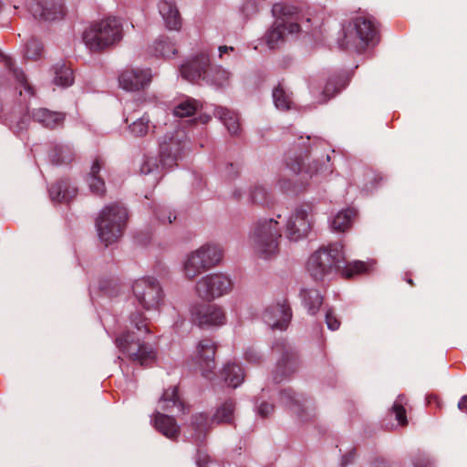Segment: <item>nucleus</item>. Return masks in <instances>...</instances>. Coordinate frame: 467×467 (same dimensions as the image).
<instances>
[{
	"instance_id": "3",
	"label": "nucleus",
	"mask_w": 467,
	"mask_h": 467,
	"mask_svg": "<svg viewBox=\"0 0 467 467\" xmlns=\"http://www.w3.org/2000/svg\"><path fill=\"white\" fill-rule=\"evenodd\" d=\"M281 227L273 218L260 219L251 234V244L254 253L263 259L275 256L279 251Z\"/></svg>"
},
{
	"instance_id": "32",
	"label": "nucleus",
	"mask_w": 467,
	"mask_h": 467,
	"mask_svg": "<svg viewBox=\"0 0 467 467\" xmlns=\"http://www.w3.org/2000/svg\"><path fill=\"white\" fill-rule=\"evenodd\" d=\"M154 52L156 56L170 58L176 54L177 49L168 37H161L155 42Z\"/></svg>"
},
{
	"instance_id": "15",
	"label": "nucleus",
	"mask_w": 467,
	"mask_h": 467,
	"mask_svg": "<svg viewBox=\"0 0 467 467\" xmlns=\"http://www.w3.org/2000/svg\"><path fill=\"white\" fill-rule=\"evenodd\" d=\"M210 58L207 54L201 53L181 67L182 77L191 82H197L200 79L207 81L209 73Z\"/></svg>"
},
{
	"instance_id": "19",
	"label": "nucleus",
	"mask_w": 467,
	"mask_h": 467,
	"mask_svg": "<svg viewBox=\"0 0 467 467\" xmlns=\"http://www.w3.org/2000/svg\"><path fill=\"white\" fill-rule=\"evenodd\" d=\"M4 62L5 67L13 72L16 85L15 88L16 92H18L20 102L26 103L35 96L34 87L28 82L25 73L21 69L14 67V61L11 57H5Z\"/></svg>"
},
{
	"instance_id": "12",
	"label": "nucleus",
	"mask_w": 467,
	"mask_h": 467,
	"mask_svg": "<svg viewBox=\"0 0 467 467\" xmlns=\"http://www.w3.org/2000/svg\"><path fill=\"white\" fill-rule=\"evenodd\" d=\"M217 346L211 338L201 339L192 357V360L205 378H210L215 368Z\"/></svg>"
},
{
	"instance_id": "29",
	"label": "nucleus",
	"mask_w": 467,
	"mask_h": 467,
	"mask_svg": "<svg viewBox=\"0 0 467 467\" xmlns=\"http://www.w3.org/2000/svg\"><path fill=\"white\" fill-rule=\"evenodd\" d=\"M161 409L163 410H171L177 407L179 410L183 411V403L178 396V389L176 387L169 388L164 390L160 400Z\"/></svg>"
},
{
	"instance_id": "8",
	"label": "nucleus",
	"mask_w": 467,
	"mask_h": 467,
	"mask_svg": "<svg viewBox=\"0 0 467 467\" xmlns=\"http://www.w3.org/2000/svg\"><path fill=\"white\" fill-rule=\"evenodd\" d=\"M273 15L276 17L272 28L265 36L266 44L269 48L274 49L284 41L285 33L289 34L299 32V25L293 17L296 8L281 3L275 4L272 8Z\"/></svg>"
},
{
	"instance_id": "27",
	"label": "nucleus",
	"mask_w": 467,
	"mask_h": 467,
	"mask_svg": "<svg viewBox=\"0 0 467 467\" xmlns=\"http://www.w3.org/2000/svg\"><path fill=\"white\" fill-rule=\"evenodd\" d=\"M357 212L354 209L342 210L331 221V228L335 232H345L351 226Z\"/></svg>"
},
{
	"instance_id": "23",
	"label": "nucleus",
	"mask_w": 467,
	"mask_h": 467,
	"mask_svg": "<svg viewBox=\"0 0 467 467\" xmlns=\"http://www.w3.org/2000/svg\"><path fill=\"white\" fill-rule=\"evenodd\" d=\"M104 166V161L101 158L97 157L90 168L88 176V183L90 191L97 195H103L105 192L104 180L99 175L101 168Z\"/></svg>"
},
{
	"instance_id": "55",
	"label": "nucleus",
	"mask_w": 467,
	"mask_h": 467,
	"mask_svg": "<svg viewBox=\"0 0 467 467\" xmlns=\"http://www.w3.org/2000/svg\"><path fill=\"white\" fill-rule=\"evenodd\" d=\"M458 408L460 410L467 412V395L462 397V399L458 402Z\"/></svg>"
},
{
	"instance_id": "30",
	"label": "nucleus",
	"mask_w": 467,
	"mask_h": 467,
	"mask_svg": "<svg viewBox=\"0 0 467 467\" xmlns=\"http://www.w3.org/2000/svg\"><path fill=\"white\" fill-rule=\"evenodd\" d=\"M74 81L73 70L66 64L57 65L55 67L54 83L61 87L71 86Z\"/></svg>"
},
{
	"instance_id": "36",
	"label": "nucleus",
	"mask_w": 467,
	"mask_h": 467,
	"mask_svg": "<svg viewBox=\"0 0 467 467\" xmlns=\"http://www.w3.org/2000/svg\"><path fill=\"white\" fill-rule=\"evenodd\" d=\"M130 131L136 137L145 136L150 130V119L144 115L130 125Z\"/></svg>"
},
{
	"instance_id": "56",
	"label": "nucleus",
	"mask_w": 467,
	"mask_h": 467,
	"mask_svg": "<svg viewBox=\"0 0 467 467\" xmlns=\"http://www.w3.org/2000/svg\"><path fill=\"white\" fill-rule=\"evenodd\" d=\"M234 50V47H227V46H221L219 47V56L221 58L223 57L224 54L230 56L229 52L233 51Z\"/></svg>"
},
{
	"instance_id": "45",
	"label": "nucleus",
	"mask_w": 467,
	"mask_h": 467,
	"mask_svg": "<svg viewBox=\"0 0 467 467\" xmlns=\"http://www.w3.org/2000/svg\"><path fill=\"white\" fill-rule=\"evenodd\" d=\"M59 156H57V161L59 163H69L73 160V154L68 147L61 146L57 149Z\"/></svg>"
},
{
	"instance_id": "38",
	"label": "nucleus",
	"mask_w": 467,
	"mask_h": 467,
	"mask_svg": "<svg viewBox=\"0 0 467 467\" xmlns=\"http://www.w3.org/2000/svg\"><path fill=\"white\" fill-rule=\"evenodd\" d=\"M43 50L42 43L36 38H31L26 43L25 55L28 59L36 60L41 57Z\"/></svg>"
},
{
	"instance_id": "6",
	"label": "nucleus",
	"mask_w": 467,
	"mask_h": 467,
	"mask_svg": "<svg viewBox=\"0 0 467 467\" xmlns=\"http://www.w3.org/2000/svg\"><path fill=\"white\" fill-rule=\"evenodd\" d=\"M346 260L343 246L339 244H330L314 253L307 262V270L316 280L323 279L334 269H340Z\"/></svg>"
},
{
	"instance_id": "5",
	"label": "nucleus",
	"mask_w": 467,
	"mask_h": 467,
	"mask_svg": "<svg viewBox=\"0 0 467 467\" xmlns=\"http://www.w3.org/2000/svg\"><path fill=\"white\" fill-rule=\"evenodd\" d=\"M377 40V28L373 20L368 16L354 18L344 29V37L339 46L348 50L362 52Z\"/></svg>"
},
{
	"instance_id": "51",
	"label": "nucleus",
	"mask_w": 467,
	"mask_h": 467,
	"mask_svg": "<svg viewBox=\"0 0 467 467\" xmlns=\"http://www.w3.org/2000/svg\"><path fill=\"white\" fill-rule=\"evenodd\" d=\"M267 194V192L263 187H256L254 192H252V199L254 202H264L265 200V196Z\"/></svg>"
},
{
	"instance_id": "16",
	"label": "nucleus",
	"mask_w": 467,
	"mask_h": 467,
	"mask_svg": "<svg viewBox=\"0 0 467 467\" xmlns=\"http://www.w3.org/2000/svg\"><path fill=\"white\" fill-rule=\"evenodd\" d=\"M29 10L34 17L45 21L59 19L64 16L63 5L58 0H34Z\"/></svg>"
},
{
	"instance_id": "34",
	"label": "nucleus",
	"mask_w": 467,
	"mask_h": 467,
	"mask_svg": "<svg viewBox=\"0 0 467 467\" xmlns=\"http://www.w3.org/2000/svg\"><path fill=\"white\" fill-rule=\"evenodd\" d=\"M273 99L278 109L287 110L290 109L292 103L290 96L285 93L281 85H278L274 88Z\"/></svg>"
},
{
	"instance_id": "11",
	"label": "nucleus",
	"mask_w": 467,
	"mask_h": 467,
	"mask_svg": "<svg viewBox=\"0 0 467 467\" xmlns=\"http://www.w3.org/2000/svg\"><path fill=\"white\" fill-rule=\"evenodd\" d=\"M313 225V208L304 203L295 209L289 216L286 225V236L291 241H298L306 237Z\"/></svg>"
},
{
	"instance_id": "21",
	"label": "nucleus",
	"mask_w": 467,
	"mask_h": 467,
	"mask_svg": "<svg viewBox=\"0 0 467 467\" xmlns=\"http://www.w3.org/2000/svg\"><path fill=\"white\" fill-rule=\"evenodd\" d=\"M78 190L67 180H60L49 188V196L53 202H69L77 195Z\"/></svg>"
},
{
	"instance_id": "40",
	"label": "nucleus",
	"mask_w": 467,
	"mask_h": 467,
	"mask_svg": "<svg viewBox=\"0 0 467 467\" xmlns=\"http://www.w3.org/2000/svg\"><path fill=\"white\" fill-rule=\"evenodd\" d=\"M278 186L281 191L286 193H297L304 189L303 185L299 184L297 181L292 182L286 178L285 174L278 181Z\"/></svg>"
},
{
	"instance_id": "2",
	"label": "nucleus",
	"mask_w": 467,
	"mask_h": 467,
	"mask_svg": "<svg viewBox=\"0 0 467 467\" xmlns=\"http://www.w3.org/2000/svg\"><path fill=\"white\" fill-rule=\"evenodd\" d=\"M223 257V253L220 246L205 244L185 255L182 265V275L186 279L192 281L218 265Z\"/></svg>"
},
{
	"instance_id": "47",
	"label": "nucleus",
	"mask_w": 467,
	"mask_h": 467,
	"mask_svg": "<svg viewBox=\"0 0 467 467\" xmlns=\"http://www.w3.org/2000/svg\"><path fill=\"white\" fill-rule=\"evenodd\" d=\"M156 215L162 223H171L176 219V215L165 208L159 209Z\"/></svg>"
},
{
	"instance_id": "35",
	"label": "nucleus",
	"mask_w": 467,
	"mask_h": 467,
	"mask_svg": "<svg viewBox=\"0 0 467 467\" xmlns=\"http://www.w3.org/2000/svg\"><path fill=\"white\" fill-rule=\"evenodd\" d=\"M198 108L199 103L195 99H187L177 105L173 113L180 118L190 117L197 111Z\"/></svg>"
},
{
	"instance_id": "22",
	"label": "nucleus",
	"mask_w": 467,
	"mask_h": 467,
	"mask_svg": "<svg viewBox=\"0 0 467 467\" xmlns=\"http://www.w3.org/2000/svg\"><path fill=\"white\" fill-rule=\"evenodd\" d=\"M154 426L161 434L171 440H176L180 433V428L175 419L161 412L154 415Z\"/></svg>"
},
{
	"instance_id": "48",
	"label": "nucleus",
	"mask_w": 467,
	"mask_h": 467,
	"mask_svg": "<svg viewBox=\"0 0 467 467\" xmlns=\"http://www.w3.org/2000/svg\"><path fill=\"white\" fill-rule=\"evenodd\" d=\"M326 323L330 330H337L340 326V321L334 315L332 310H327L326 313Z\"/></svg>"
},
{
	"instance_id": "31",
	"label": "nucleus",
	"mask_w": 467,
	"mask_h": 467,
	"mask_svg": "<svg viewBox=\"0 0 467 467\" xmlns=\"http://www.w3.org/2000/svg\"><path fill=\"white\" fill-rule=\"evenodd\" d=\"M230 73L221 67H210L207 75V82L213 85L223 87L229 83Z\"/></svg>"
},
{
	"instance_id": "43",
	"label": "nucleus",
	"mask_w": 467,
	"mask_h": 467,
	"mask_svg": "<svg viewBox=\"0 0 467 467\" xmlns=\"http://www.w3.org/2000/svg\"><path fill=\"white\" fill-rule=\"evenodd\" d=\"M343 84L339 83L337 78H330L324 88V94L327 99L333 97L337 92H338L342 88Z\"/></svg>"
},
{
	"instance_id": "13",
	"label": "nucleus",
	"mask_w": 467,
	"mask_h": 467,
	"mask_svg": "<svg viewBox=\"0 0 467 467\" xmlns=\"http://www.w3.org/2000/svg\"><path fill=\"white\" fill-rule=\"evenodd\" d=\"M152 80L150 68H127L119 77L121 88L130 92H138L146 89Z\"/></svg>"
},
{
	"instance_id": "52",
	"label": "nucleus",
	"mask_w": 467,
	"mask_h": 467,
	"mask_svg": "<svg viewBox=\"0 0 467 467\" xmlns=\"http://www.w3.org/2000/svg\"><path fill=\"white\" fill-rule=\"evenodd\" d=\"M207 417L203 414H199L194 416L192 424L196 426L197 430L200 432H202L205 430L207 425Z\"/></svg>"
},
{
	"instance_id": "7",
	"label": "nucleus",
	"mask_w": 467,
	"mask_h": 467,
	"mask_svg": "<svg viewBox=\"0 0 467 467\" xmlns=\"http://www.w3.org/2000/svg\"><path fill=\"white\" fill-rule=\"evenodd\" d=\"M115 344L130 361L141 367L151 366L156 360V351L153 347L142 341L134 332L128 331L121 334L115 339Z\"/></svg>"
},
{
	"instance_id": "57",
	"label": "nucleus",
	"mask_w": 467,
	"mask_h": 467,
	"mask_svg": "<svg viewBox=\"0 0 467 467\" xmlns=\"http://www.w3.org/2000/svg\"><path fill=\"white\" fill-rule=\"evenodd\" d=\"M234 379H235V388H237L238 385L241 384L244 379V372L241 369H239L238 373L235 372Z\"/></svg>"
},
{
	"instance_id": "14",
	"label": "nucleus",
	"mask_w": 467,
	"mask_h": 467,
	"mask_svg": "<svg viewBox=\"0 0 467 467\" xmlns=\"http://www.w3.org/2000/svg\"><path fill=\"white\" fill-rule=\"evenodd\" d=\"M191 314L193 322L199 327L222 326L226 321L224 311L217 305H195Z\"/></svg>"
},
{
	"instance_id": "53",
	"label": "nucleus",
	"mask_w": 467,
	"mask_h": 467,
	"mask_svg": "<svg viewBox=\"0 0 467 467\" xmlns=\"http://www.w3.org/2000/svg\"><path fill=\"white\" fill-rule=\"evenodd\" d=\"M220 119L223 120L226 129L230 131L231 130V120H232L230 112L223 111L222 114L220 115Z\"/></svg>"
},
{
	"instance_id": "24",
	"label": "nucleus",
	"mask_w": 467,
	"mask_h": 467,
	"mask_svg": "<svg viewBox=\"0 0 467 467\" xmlns=\"http://www.w3.org/2000/svg\"><path fill=\"white\" fill-rule=\"evenodd\" d=\"M298 366V358L292 352H285L276 364L275 380H282L284 378L293 374Z\"/></svg>"
},
{
	"instance_id": "25",
	"label": "nucleus",
	"mask_w": 467,
	"mask_h": 467,
	"mask_svg": "<svg viewBox=\"0 0 467 467\" xmlns=\"http://www.w3.org/2000/svg\"><path fill=\"white\" fill-rule=\"evenodd\" d=\"M159 11L169 29L177 30L181 27L180 13L172 3L161 1L159 4Z\"/></svg>"
},
{
	"instance_id": "50",
	"label": "nucleus",
	"mask_w": 467,
	"mask_h": 467,
	"mask_svg": "<svg viewBox=\"0 0 467 467\" xmlns=\"http://www.w3.org/2000/svg\"><path fill=\"white\" fill-rule=\"evenodd\" d=\"M304 167V161H290L286 163L287 171H291L293 174L297 175L301 172Z\"/></svg>"
},
{
	"instance_id": "37",
	"label": "nucleus",
	"mask_w": 467,
	"mask_h": 467,
	"mask_svg": "<svg viewBox=\"0 0 467 467\" xmlns=\"http://www.w3.org/2000/svg\"><path fill=\"white\" fill-rule=\"evenodd\" d=\"M406 402V397L403 395H400L398 396L392 406V411L395 414L396 420L399 421L400 425L403 426L406 425L408 422L406 418V410L404 408Z\"/></svg>"
},
{
	"instance_id": "20",
	"label": "nucleus",
	"mask_w": 467,
	"mask_h": 467,
	"mask_svg": "<svg viewBox=\"0 0 467 467\" xmlns=\"http://www.w3.org/2000/svg\"><path fill=\"white\" fill-rule=\"evenodd\" d=\"M281 402L288 407L294 413L298 415L302 420L307 419L313 410L308 401L304 400L302 396L296 395L290 389L283 390L280 393Z\"/></svg>"
},
{
	"instance_id": "10",
	"label": "nucleus",
	"mask_w": 467,
	"mask_h": 467,
	"mask_svg": "<svg viewBox=\"0 0 467 467\" xmlns=\"http://www.w3.org/2000/svg\"><path fill=\"white\" fill-rule=\"evenodd\" d=\"M132 293L137 303L146 310L157 308L163 298L159 282L152 277L137 279L132 285Z\"/></svg>"
},
{
	"instance_id": "54",
	"label": "nucleus",
	"mask_w": 467,
	"mask_h": 467,
	"mask_svg": "<svg viewBox=\"0 0 467 467\" xmlns=\"http://www.w3.org/2000/svg\"><path fill=\"white\" fill-rule=\"evenodd\" d=\"M354 457H355V452L354 451H349L348 453H347L346 455H344L342 457L341 465L343 467H346L348 464L352 462Z\"/></svg>"
},
{
	"instance_id": "4",
	"label": "nucleus",
	"mask_w": 467,
	"mask_h": 467,
	"mask_svg": "<svg viewBox=\"0 0 467 467\" xmlns=\"http://www.w3.org/2000/svg\"><path fill=\"white\" fill-rule=\"evenodd\" d=\"M127 220V210L119 203L106 206L100 212L96 221V226L99 236L106 246L115 243L121 237Z\"/></svg>"
},
{
	"instance_id": "26",
	"label": "nucleus",
	"mask_w": 467,
	"mask_h": 467,
	"mask_svg": "<svg viewBox=\"0 0 467 467\" xmlns=\"http://www.w3.org/2000/svg\"><path fill=\"white\" fill-rule=\"evenodd\" d=\"M32 117L35 121L48 129H55L64 121V115L62 113L50 111L47 109H36Z\"/></svg>"
},
{
	"instance_id": "18",
	"label": "nucleus",
	"mask_w": 467,
	"mask_h": 467,
	"mask_svg": "<svg viewBox=\"0 0 467 467\" xmlns=\"http://www.w3.org/2000/svg\"><path fill=\"white\" fill-rule=\"evenodd\" d=\"M185 142L171 137L160 145L161 162L164 167H173L183 156Z\"/></svg>"
},
{
	"instance_id": "49",
	"label": "nucleus",
	"mask_w": 467,
	"mask_h": 467,
	"mask_svg": "<svg viewBox=\"0 0 467 467\" xmlns=\"http://www.w3.org/2000/svg\"><path fill=\"white\" fill-rule=\"evenodd\" d=\"M274 411V405L266 401L261 402L257 407V414L262 418H266Z\"/></svg>"
},
{
	"instance_id": "33",
	"label": "nucleus",
	"mask_w": 467,
	"mask_h": 467,
	"mask_svg": "<svg viewBox=\"0 0 467 467\" xmlns=\"http://www.w3.org/2000/svg\"><path fill=\"white\" fill-rule=\"evenodd\" d=\"M234 420V403L232 400H227L222 404L213 416V420L216 422L231 423Z\"/></svg>"
},
{
	"instance_id": "44",
	"label": "nucleus",
	"mask_w": 467,
	"mask_h": 467,
	"mask_svg": "<svg viewBox=\"0 0 467 467\" xmlns=\"http://www.w3.org/2000/svg\"><path fill=\"white\" fill-rule=\"evenodd\" d=\"M413 465L414 467H432L433 462L430 459V457L423 453H418L413 458Z\"/></svg>"
},
{
	"instance_id": "28",
	"label": "nucleus",
	"mask_w": 467,
	"mask_h": 467,
	"mask_svg": "<svg viewBox=\"0 0 467 467\" xmlns=\"http://www.w3.org/2000/svg\"><path fill=\"white\" fill-rule=\"evenodd\" d=\"M301 296L304 306L307 308L309 314L315 315L323 303V296L316 289H303Z\"/></svg>"
},
{
	"instance_id": "42",
	"label": "nucleus",
	"mask_w": 467,
	"mask_h": 467,
	"mask_svg": "<svg viewBox=\"0 0 467 467\" xmlns=\"http://www.w3.org/2000/svg\"><path fill=\"white\" fill-rule=\"evenodd\" d=\"M366 271L367 265L364 262L355 261L347 266L344 273L348 278H350L355 275L362 274L365 273Z\"/></svg>"
},
{
	"instance_id": "17",
	"label": "nucleus",
	"mask_w": 467,
	"mask_h": 467,
	"mask_svg": "<svg viewBox=\"0 0 467 467\" xmlns=\"http://www.w3.org/2000/svg\"><path fill=\"white\" fill-rule=\"evenodd\" d=\"M292 313L285 301L268 306L263 316L264 321L273 329L284 330L288 327Z\"/></svg>"
},
{
	"instance_id": "9",
	"label": "nucleus",
	"mask_w": 467,
	"mask_h": 467,
	"mask_svg": "<svg viewBox=\"0 0 467 467\" xmlns=\"http://www.w3.org/2000/svg\"><path fill=\"white\" fill-rule=\"evenodd\" d=\"M231 277L223 273L209 274L200 278L195 284L197 296L204 301H213L223 296L232 290Z\"/></svg>"
},
{
	"instance_id": "41",
	"label": "nucleus",
	"mask_w": 467,
	"mask_h": 467,
	"mask_svg": "<svg viewBox=\"0 0 467 467\" xmlns=\"http://www.w3.org/2000/svg\"><path fill=\"white\" fill-rule=\"evenodd\" d=\"M159 161L155 156H145L140 166V173L149 174L159 168Z\"/></svg>"
},
{
	"instance_id": "46",
	"label": "nucleus",
	"mask_w": 467,
	"mask_h": 467,
	"mask_svg": "<svg viewBox=\"0 0 467 467\" xmlns=\"http://www.w3.org/2000/svg\"><path fill=\"white\" fill-rule=\"evenodd\" d=\"M221 377L226 383L227 387L231 388L234 382V366L227 364L221 371Z\"/></svg>"
},
{
	"instance_id": "39",
	"label": "nucleus",
	"mask_w": 467,
	"mask_h": 467,
	"mask_svg": "<svg viewBox=\"0 0 467 467\" xmlns=\"http://www.w3.org/2000/svg\"><path fill=\"white\" fill-rule=\"evenodd\" d=\"M130 324L139 333H150L149 325L142 313L136 312L130 315Z\"/></svg>"
},
{
	"instance_id": "1",
	"label": "nucleus",
	"mask_w": 467,
	"mask_h": 467,
	"mask_svg": "<svg viewBox=\"0 0 467 467\" xmlns=\"http://www.w3.org/2000/svg\"><path fill=\"white\" fill-rule=\"evenodd\" d=\"M122 37V26L117 17H107L93 23L83 34V41L93 52L109 48Z\"/></svg>"
},
{
	"instance_id": "58",
	"label": "nucleus",
	"mask_w": 467,
	"mask_h": 467,
	"mask_svg": "<svg viewBox=\"0 0 467 467\" xmlns=\"http://www.w3.org/2000/svg\"><path fill=\"white\" fill-rule=\"evenodd\" d=\"M408 283L412 284V280H411V279H409V280H408Z\"/></svg>"
}]
</instances>
